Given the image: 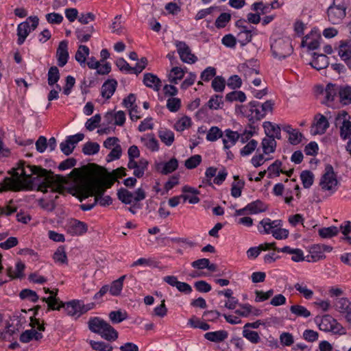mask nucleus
Instances as JSON below:
<instances>
[{
	"label": "nucleus",
	"instance_id": "4468645a",
	"mask_svg": "<svg viewBox=\"0 0 351 351\" xmlns=\"http://www.w3.org/2000/svg\"><path fill=\"white\" fill-rule=\"evenodd\" d=\"M240 135L237 131L232 130H226L224 135L223 134L222 142L224 149H230L237 143Z\"/></svg>",
	"mask_w": 351,
	"mask_h": 351
},
{
	"label": "nucleus",
	"instance_id": "f03ea898",
	"mask_svg": "<svg viewBox=\"0 0 351 351\" xmlns=\"http://www.w3.org/2000/svg\"><path fill=\"white\" fill-rule=\"evenodd\" d=\"M94 169L90 171L88 178L81 179L75 186V191L80 195L86 198L89 195H95V203H99L101 206H108L112 202L110 196H104L105 186L103 178V170L99 166L93 165Z\"/></svg>",
	"mask_w": 351,
	"mask_h": 351
},
{
	"label": "nucleus",
	"instance_id": "473e14b6",
	"mask_svg": "<svg viewBox=\"0 0 351 351\" xmlns=\"http://www.w3.org/2000/svg\"><path fill=\"white\" fill-rule=\"evenodd\" d=\"M290 311L292 314H295L296 317H308L311 315L310 311H308L306 306H304V305H291L290 307Z\"/></svg>",
	"mask_w": 351,
	"mask_h": 351
},
{
	"label": "nucleus",
	"instance_id": "58836bf2",
	"mask_svg": "<svg viewBox=\"0 0 351 351\" xmlns=\"http://www.w3.org/2000/svg\"><path fill=\"white\" fill-rule=\"evenodd\" d=\"M333 322V317L330 316V315H325L321 318L319 327L324 331H332Z\"/></svg>",
	"mask_w": 351,
	"mask_h": 351
},
{
	"label": "nucleus",
	"instance_id": "2f4dec72",
	"mask_svg": "<svg viewBox=\"0 0 351 351\" xmlns=\"http://www.w3.org/2000/svg\"><path fill=\"white\" fill-rule=\"evenodd\" d=\"M90 53L89 47L86 45H80L75 54V58L80 64H85L86 57Z\"/></svg>",
	"mask_w": 351,
	"mask_h": 351
},
{
	"label": "nucleus",
	"instance_id": "603ef678",
	"mask_svg": "<svg viewBox=\"0 0 351 351\" xmlns=\"http://www.w3.org/2000/svg\"><path fill=\"white\" fill-rule=\"evenodd\" d=\"M202 160V157L200 156V154H195L194 156H191V157H189V158L185 160L184 165L189 169H192V168H195V167H197Z\"/></svg>",
	"mask_w": 351,
	"mask_h": 351
},
{
	"label": "nucleus",
	"instance_id": "de8ad7c7",
	"mask_svg": "<svg viewBox=\"0 0 351 351\" xmlns=\"http://www.w3.org/2000/svg\"><path fill=\"white\" fill-rule=\"evenodd\" d=\"M295 289L300 291V293H302L305 298H311L314 294L313 291L308 289L304 282H298V283H295Z\"/></svg>",
	"mask_w": 351,
	"mask_h": 351
},
{
	"label": "nucleus",
	"instance_id": "c9c22d12",
	"mask_svg": "<svg viewBox=\"0 0 351 351\" xmlns=\"http://www.w3.org/2000/svg\"><path fill=\"white\" fill-rule=\"evenodd\" d=\"M300 178L304 188H311L314 181V174L310 170H304L300 174Z\"/></svg>",
	"mask_w": 351,
	"mask_h": 351
},
{
	"label": "nucleus",
	"instance_id": "8fccbe9b",
	"mask_svg": "<svg viewBox=\"0 0 351 351\" xmlns=\"http://www.w3.org/2000/svg\"><path fill=\"white\" fill-rule=\"evenodd\" d=\"M100 149V145L98 143H92V141H89L88 143H86L82 147V151L84 154L87 155H93V154H96Z\"/></svg>",
	"mask_w": 351,
	"mask_h": 351
},
{
	"label": "nucleus",
	"instance_id": "f704fd0d",
	"mask_svg": "<svg viewBox=\"0 0 351 351\" xmlns=\"http://www.w3.org/2000/svg\"><path fill=\"white\" fill-rule=\"evenodd\" d=\"M60 77V71L58 67L56 66H52L49 68L48 74H47V82L49 84H55L58 81H59Z\"/></svg>",
	"mask_w": 351,
	"mask_h": 351
},
{
	"label": "nucleus",
	"instance_id": "6e6552de",
	"mask_svg": "<svg viewBox=\"0 0 351 351\" xmlns=\"http://www.w3.org/2000/svg\"><path fill=\"white\" fill-rule=\"evenodd\" d=\"M329 21L332 23H339L346 14V5L343 0H333L332 5L327 10Z\"/></svg>",
	"mask_w": 351,
	"mask_h": 351
},
{
	"label": "nucleus",
	"instance_id": "49530a36",
	"mask_svg": "<svg viewBox=\"0 0 351 351\" xmlns=\"http://www.w3.org/2000/svg\"><path fill=\"white\" fill-rule=\"evenodd\" d=\"M223 136L222 130H220L217 125H213L210 127L206 134V138L208 141H217L218 138Z\"/></svg>",
	"mask_w": 351,
	"mask_h": 351
},
{
	"label": "nucleus",
	"instance_id": "e433bc0d",
	"mask_svg": "<svg viewBox=\"0 0 351 351\" xmlns=\"http://www.w3.org/2000/svg\"><path fill=\"white\" fill-rule=\"evenodd\" d=\"M351 303L348 298H339L335 302V306L340 313H346L347 314L348 307Z\"/></svg>",
	"mask_w": 351,
	"mask_h": 351
},
{
	"label": "nucleus",
	"instance_id": "f8f14e48",
	"mask_svg": "<svg viewBox=\"0 0 351 351\" xmlns=\"http://www.w3.org/2000/svg\"><path fill=\"white\" fill-rule=\"evenodd\" d=\"M330 123L325 115L317 114L315 117V122L312 125L313 134H324L326 132Z\"/></svg>",
	"mask_w": 351,
	"mask_h": 351
},
{
	"label": "nucleus",
	"instance_id": "09e8293b",
	"mask_svg": "<svg viewBox=\"0 0 351 351\" xmlns=\"http://www.w3.org/2000/svg\"><path fill=\"white\" fill-rule=\"evenodd\" d=\"M339 88L335 85V84L329 83L327 84L325 88L326 98L327 100H333L335 95L339 94Z\"/></svg>",
	"mask_w": 351,
	"mask_h": 351
},
{
	"label": "nucleus",
	"instance_id": "7ed1b4c3",
	"mask_svg": "<svg viewBox=\"0 0 351 351\" xmlns=\"http://www.w3.org/2000/svg\"><path fill=\"white\" fill-rule=\"evenodd\" d=\"M45 291H49L50 295L48 298H43V301H45L47 304L48 310H60V307L63 306L68 314L72 317H80L84 313H86L90 308L94 307V303H88L84 304L82 300H71L67 303H62L60 302L57 298L58 290L50 291L49 289H45Z\"/></svg>",
	"mask_w": 351,
	"mask_h": 351
},
{
	"label": "nucleus",
	"instance_id": "6ab92c4d",
	"mask_svg": "<svg viewBox=\"0 0 351 351\" xmlns=\"http://www.w3.org/2000/svg\"><path fill=\"white\" fill-rule=\"evenodd\" d=\"M117 85V82L112 79L111 80H106L101 88V95L106 99L110 98L113 95Z\"/></svg>",
	"mask_w": 351,
	"mask_h": 351
},
{
	"label": "nucleus",
	"instance_id": "774afa93",
	"mask_svg": "<svg viewBox=\"0 0 351 351\" xmlns=\"http://www.w3.org/2000/svg\"><path fill=\"white\" fill-rule=\"evenodd\" d=\"M102 171L103 174L101 175V177L103 178L105 189L106 190L107 188H111L112 185H113V183L114 182V177L113 176V171L111 174H109V173H105V170H104V169H102Z\"/></svg>",
	"mask_w": 351,
	"mask_h": 351
},
{
	"label": "nucleus",
	"instance_id": "2eb2a0df",
	"mask_svg": "<svg viewBox=\"0 0 351 351\" xmlns=\"http://www.w3.org/2000/svg\"><path fill=\"white\" fill-rule=\"evenodd\" d=\"M143 83L156 91H158V90L160 88V86H162V82L160 77H158V76L154 75V73H151V72L144 73Z\"/></svg>",
	"mask_w": 351,
	"mask_h": 351
},
{
	"label": "nucleus",
	"instance_id": "72a5a7b5",
	"mask_svg": "<svg viewBox=\"0 0 351 351\" xmlns=\"http://www.w3.org/2000/svg\"><path fill=\"white\" fill-rule=\"evenodd\" d=\"M184 75V71L182 67H173L169 74V80L172 84H178L179 80H182Z\"/></svg>",
	"mask_w": 351,
	"mask_h": 351
},
{
	"label": "nucleus",
	"instance_id": "79ce46f5",
	"mask_svg": "<svg viewBox=\"0 0 351 351\" xmlns=\"http://www.w3.org/2000/svg\"><path fill=\"white\" fill-rule=\"evenodd\" d=\"M109 317L112 323H120L124 319H127L128 314L125 311H112L109 313Z\"/></svg>",
	"mask_w": 351,
	"mask_h": 351
},
{
	"label": "nucleus",
	"instance_id": "680f3d73",
	"mask_svg": "<svg viewBox=\"0 0 351 351\" xmlns=\"http://www.w3.org/2000/svg\"><path fill=\"white\" fill-rule=\"evenodd\" d=\"M101 120V117L100 114H95L91 118H89L86 123V127L88 130H93L95 129L97 126L99 125L100 121Z\"/></svg>",
	"mask_w": 351,
	"mask_h": 351
},
{
	"label": "nucleus",
	"instance_id": "423d86ee",
	"mask_svg": "<svg viewBox=\"0 0 351 351\" xmlns=\"http://www.w3.org/2000/svg\"><path fill=\"white\" fill-rule=\"evenodd\" d=\"M39 18L38 16H29L25 21H22L17 26V43L19 45L24 43L27 35L32 30H35L38 27Z\"/></svg>",
	"mask_w": 351,
	"mask_h": 351
},
{
	"label": "nucleus",
	"instance_id": "20e7f679",
	"mask_svg": "<svg viewBox=\"0 0 351 351\" xmlns=\"http://www.w3.org/2000/svg\"><path fill=\"white\" fill-rule=\"evenodd\" d=\"M339 184L337 176L332 165H326L324 173L320 178L319 186L322 190H328L330 193L337 191Z\"/></svg>",
	"mask_w": 351,
	"mask_h": 351
},
{
	"label": "nucleus",
	"instance_id": "5701e85b",
	"mask_svg": "<svg viewBox=\"0 0 351 351\" xmlns=\"http://www.w3.org/2000/svg\"><path fill=\"white\" fill-rule=\"evenodd\" d=\"M278 252L291 254V259L295 262H300V261H304V254L302 250H300V248H291V247L286 245L285 247L278 250Z\"/></svg>",
	"mask_w": 351,
	"mask_h": 351
},
{
	"label": "nucleus",
	"instance_id": "bb28decb",
	"mask_svg": "<svg viewBox=\"0 0 351 351\" xmlns=\"http://www.w3.org/2000/svg\"><path fill=\"white\" fill-rule=\"evenodd\" d=\"M228 336L226 330L208 331L204 334V337L210 341H223Z\"/></svg>",
	"mask_w": 351,
	"mask_h": 351
},
{
	"label": "nucleus",
	"instance_id": "13d9d810",
	"mask_svg": "<svg viewBox=\"0 0 351 351\" xmlns=\"http://www.w3.org/2000/svg\"><path fill=\"white\" fill-rule=\"evenodd\" d=\"M226 99L227 100H230V101H232V100H239L240 101H244V100L246 99V97L244 92H242V90H233L232 92H230L226 95Z\"/></svg>",
	"mask_w": 351,
	"mask_h": 351
},
{
	"label": "nucleus",
	"instance_id": "c03bdc74",
	"mask_svg": "<svg viewBox=\"0 0 351 351\" xmlns=\"http://www.w3.org/2000/svg\"><path fill=\"white\" fill-rule=\"evenodd\" d=\"M25 265L21 261H19L16 265V267L14 270L12 269V267H8V275L11 278H21L23 274V271H24Z\"/></svg>",
	"mask_w": 351,
	"mask_h": 351
},
{
	"label": "nucleus",
	"instance_id": "ea45409f",
	"mask_svg": "<svg viewBox=\"0 0 351 351\" xmlns=\"http://www.w3.org/2000/svg\"><path fill=\"white\" fill-rule=\"evenodd\" d=\"M243 335L251 343H256L260 341L261 337L258 332L254 330H250L249 328H245V325L243 327Z\"/></svg>",
	"mask_w": 351,
	"mask_h": 351
},
{
	"label": "nucleus",
	"instance_id": "aec40b11",
	"mask_svg": "<svg viewBox=\"0 0 351 351\" xmlns=\"http://www.w3.org/2000/svg\"><path fill=\"white\" fill-rule=\"evenodd\" d=\"M266 136L263 138L262 147L264 154H270L274 152L277 147L276 140H274L271 134H265Z\"/></svg>",
	"mask_w": 351,
	"mask_h": 351
},
{
	"label": "nucleus",
	"instance_id": "dca6fc26",
	"mask_svg": "<svg viewBox=\"0 0 351 351\" xmlns=\"http://www.w3.org/2000/svg\"><path fill=\"white\" fill-rule=\"evenodd\" d=\"M178 166V161L177 158H171L169 161L165 162V163H158L156 165V169L163 175L171 173L177 169Z\"/></svg>",
	"mask_w": 351,
	"mask_h": 351
},
{
	"label": "nucleus",
	"instance_id": "7c9ffc66",
	"mask_svg": "<svg viewBox=\"0 0 351 351\" xmlns=\"http://www.w3.org/2000/svg\"><path fill=\"white\" fill-rule=\"evenodd\" d=\"M339 232V228L337 226H329V228H319L318 233L319 235L322 237V239H331V237H334V236H337Z\"/></svg>",
	"mask_w": 351,
	"mask_h": 351
},
{
	"label": "nucleus",
	"instance_id": "4d7b16f0",
	"mask_svg": "<svg viewBox=\"0 0 351 351\" xmlns=\"http://www.w3.org/2000/svg\"><path fill=\"white\" fill-rule=\"evenodd\" d=\"M340 135L343 139H346L348 136H351V122L350 121H343L342 125L340 127Z\"/></svg>",
	"mask_w": 351,
	"mask_h": 351
},
{
	"label": "nucleus",
	"instance_id": "a19ab883",
	"mask_svg": "<svg viewBox=\"0 0 351 351\" xmlns=\"http://www.w3.org/2000/svg\"><path fill=\"white\" fill-rule=\"evenodd\" d=\"M72 233L75 234H83L88 230V225L81 221H75L71 226Z\"/></svg>",
	"mask_w": 351,
	"mask_h": 351
},
{
	"label": "nucleus",
	"instance_id": "a211bd4d",
	"mask_svg": "<svg viewBox=\"0 0 351 351\" xmlns=\"http://www.w3.org/2000/svg\"><path fill=\"white\" fill-rule=\"evenodd\" d=\"M102 337L108 341H114V340H117V337H119L118 331H117L109 322L105 321V319H104L103 323Z\"/></svg>",
	"mask_w": 351,
	"mask_h": 351
},
{
	"label": "nucleus",
	"instance_id": "6e6d98bb",
	"mask_svg": "<svg viewBox=\"0 0 351 351\" xmlns=\"http://www.w3.org/2000/svg\"><path fill=\"white\" fill-rule=\"evenodd\" d=\"M19 295L21 298H27L28 300H30V301H33V302H36V301H38L39 298L36 291L29 290V289H25V290L21 291Z\"/></svg>",
	"mask_w": 351,
	"mask_h": 351
},
{
	"label": "nucleus",
	"instance_id": "f3484780",
	"mask_svg": "<svg viewBox=\"0 0 351 351\" xmlns=\"http://www.w3.org/2000/svg\"><path fill=\"white\" fill-rule=\"evenodd\" d=\"M338 54L348 66V61L351 56V41H341L338 48Z\"/></svg>",
	"mask_w": 351,
	"mask_h": 351
},
{
	"label": "nucleus",
	"instance_id": "1a4fd4ad",
	"mask_svg": "<svg viewBox=\"0 0 351 351\" xmlns=\"http://www.w3.org/2000/svg\"><path fill=\"white\" fill-rule=\"evenodd\" d=\"M177 51L182 61L193 64L197 61V58L193 54L191 47L184 41H176Z\"/></svg>",
	"mask_w": 351,
	"mask_h": 351
},
{
	"label": "nucleus",
	"instance_id": "393cba45",
	"mask_svg": "<svg viewBox=\"0 0 351 351\" xmlns=\"http://www.w3.org/2000/svg\"><path fill=\"white\" fill-rule=\"evenodd\" d=\"M42 332H38V331L35 330V329H29V330L23 331L20 335V341L22 343H29L31 341L32 339H35V340H40L43 337Z\"/></svg>",
	"mask_w": 351,
	"mask_h": 351
},
{
	"label": "nucleus",
	"instance_id": "9d476101",
	"mask_svg": "<svg viewBox=\"0 0 351 351\" xmlns=\"http://www.w3.org/2000/svg\"><path fill=\"white\" fill-rule=\"evenodd\" d=\"M267 208V205L260 200L250 202L242 209H237L235 215H245V214H258V213H263Z\"/></svg>",
	"mask_w": 351,
	"mask_h": 351
},
{
	"label": "nucleus",
	"instance_id": "864d4df0",
	"mask_svg": "<svg viewBox=\"0 0 351 351\" xmlns=\"http://www.w3.org/2000/svg\"><path fill=\"white\" fill-rule=\"evenodd\" d=\"M182 105L180 98L178 97H170L167 101V107L171 112H176V110H180Z\"/></svg>",
	"mask_w": 351,
	"mask_h": 351
},
{
	"label": "nucleus",
	"instance_id": "ddd939ff",
	"mask_svg": "<svg viewBox=\"0 0 351 351\" xmlns=\"http://www.w3.org/2000/svg\"><path fill=\"white\" fill-rule=\"evenodd\" d=\"M56 57L58 60V64L60 66H64L66 64L69 54L68 51V41L63 40L60 41L59 45L56 49Z\"/></svg>",
	"mask_w": 351,
	"mask_h": 351
},
{
	"label": "nucleus",
	"instance_id": "cd10ccee",
	"mask_svg": "<svg viewBox=\"0 0 351 351\" xmlns=\"http://www.w3.org/2000/svg\"><path fill=\"white\" fill-rule=\"evenodd\" d=\"M339 100L343 104H350L351 103V86L346 85L339 88Z\"/></svg>",
	"mask_w": 351,
	"mask_h": 351
},
{
	"label": "nucleus",
	"instance_id": "c756f323",
	"mask_svg": "<svg viewBox=\"0 0 351 351\" xmlns=\"http://www.w3.org/2000/svg\"><path fill=\"white\" fill-rule=\"evenodd\" d=\"M263 127L265 133H270L274 139L281 138V128L278 124H273L271 122H265Z\"/></svg>",
	"mask_w": 351,
	"mask_h": 351
},
{
	"label": "nucleus",
	"instance_id": "bf43d9fd",
	"mask_svg": "<svg viewBox=\"0 0 351 351\" xmlns=\"http://www.w3.org/2000/svg\"><path fill=\"white\" fill-rule=\"evenodd\" d=\"M137 165L138 168L136 170H134V175L136 177H142L146 171V168H147L148 161L145 160V158H141V160L137 162Z\"/></svg>",
	"mask_w": 351,
	"mask_h": 351
},
{
	"label": "nucleus",
	"instance_id": "c85d7f7f",
	"mask_svg": "<svg viewBox=\"0 0 351 351\" xmlns=\"http://www.w3.org/2000/svg\"><path fill=\"white\" fill-rule=\"evenodd\" d=\"M158 136L161 141L164 142L165 145H167V146H170V145L173 143L175 135L171 130H167V128H160L158 132Z\"/></svg>",
	"mask_w": 351,
	"mask_h": 351
},
{
	"label": "nucleus",
	"instance_id": "4c0bfd02",
	"mask_svg": "<svg viewBox=\"0 0 351 351\" xmlns=\"http://www.w3.org/2000/svg\"><path fill=\"white\" fill-rule=\"evenodd\" d=\"M144 145L152 151L158 150V141L154 135H147L145 137H142Z\"/></svg>",
	"mask_w": 351,
	"mask_h": 351
},
{
	"label": "nucleus",
	"instance_id": "a878e982",
	"mask_svg": "<svg viewBox=\"0 0 351 351\" xmlns=\"http://www.w3.org/2000/svg\"><path fill=\"white\" fill-rule=\"evenodd\" d=\"M126 276H121L118 279H115L111 282V285L109 286V292L112 295H119L123 288V282Z\"/></svg>",
	"mask_w": 351,
	"mask_h": 351
},
{
	"label": "nucleus",
	"instance_id": "b1692460",
	"mask_svg": "<svg viewBox=\"0 0 351 351\" xmlns=\"http://www.w3.org/2000/svg\"><path fill=\"white\" fill-rule=\"evenodd\" d=\"M238 69L239 72L243 73L246 78H252L254 74H258V73H259V70H258V69L252 67V60L241 63V64L239 65Z\"/></svg>",
	"mask_w": 351,
	"mask_h": 351
},
{
	"label": "nucleus",
	"instance_id": "a18cd8bd",
	"mask_svg": "<svg viewBox=\"0 0 351 351\" xmlns=\"http://www.w3.org/2000/svg\"><path fill=\"white\" fill-rule=\"evenodd\" d=\"M53 259L60 263H67L68 258L66 254L65 248L63 245L58 247L56 251L53 253Z\"/></svg>",
	"mask_w": 351,
	"mask_h": 351
},
{
	"label": "nucleus",
	"instance_id": "3c124183",
	"mask_svg": "<svg viewBox=\"0 0 351 351\" xmlns=\"http://www.w3.org/2000/svg\"><path fill=\"white\" fill-rule=\"evenodd\" d=\"M211 86L215 91H223L226 87V81L223 76H214Z\"/></svg>",
	"mask_w": 351,
	"mask_h": 351
},
{
	"label": "nucleus",
	"instance_id": "37998d69",
	"mask_svg": "<svg viewBox=\"0 0 351 351\" xmlns=\"http://www.w3.org/2000/svg\"><path fill=\"white\" fill-rule=\"evenodd\" d=\"M239 42L241 45H246L248 42H250L252 38V34L250 29H247L245 25L243 26V29L238 33Z\"/></svg>",
	"mask_w": 351,
	"mask_h": 351
},
{
	"label": "nucleus",
	"instance_id": "338daca9",
	"mask_svg": "<svg viewBox=\"0 0 351 351\" xmlns=\"http://www.w3.org/2000/svg\"><path fill=\"white\" fill-rule=\"evenodd\" d=\"M45 19L50 23H60L64 19L62 15L58 12H49L46 14Z\"/></svg>",
	"mask_w": 351,
	"mask_h": 351
},
{
	"label": "nucleus",
	"instance_id": "0eeeda50",
	"mask_svg": "<svg viewBox=\"0 0 351 351\" xmlns=\"http://www.w3.org/2000/svg\"><path fill=\"white\" fill-rule=\"evenodd\" d=\"M117 197L123 203H132L134 201L139 202L146 198V193L143 188H137L134 193L127 188H120L117 191Z\"/></svg>",
	"mask_w": 351,
	"mask_h": 351
},
{
	"label": "nucleus",
	"instance_id": "e2e57ef3",
	"mask_svg": "<svg viewBox=\"0 0 351 351\" xmlns=\"http://www.w3.org/2000/svg\"><path fill=\"white\" fill-rule=\"evenodd\" d=\"M221 104H223L222 96H219V95H215V96L210 98L207 103L209 108H212V110H217Z\"/></svg>",
	"mask_w": 351,
	"mask_h": 351
},
{
	"label": "nucleus",
	"instance_id": "39448f33",
	"mask_svg": "<svg viewBox=\"0 0 351 351\" xmlns=\"http://www.w3.org/2000/svg\"><path fill=\"white\" fill-rule=\"evenodd\" d=\"M272 55L274 58H285L289 56L293 51L291 40L289 37L277 38L271 45Z\"/></svg>",
	"mask_w": 351,
	"mask_h": 351
},
{
	"label": "nucleus",
	"instance_id": "69168bd1",
	"mask_svg": "<svg viewBox=\"0 0 351 351\" xmlns=\"http://www.w3.org/2000/svg\"><path fill=\"white\" fill-rule=\"evenodd\" d=\"M303 135L298 130L291 128V136H289V141L292 145H298L302 141Z\"/></svg>",
	"mask_w": 351,
	"mask_h": 351
},
{
	"label": "nucleus",
	"instance_id": "052dcab7",
	"mask_svg": "<svg viewBox=\"0 0 351 351\" xmlns=\"http://www.w3.org/2000/svg\"><path fill=\"white\" fill-rule=\"evenodd\" d=\"M191 125V120L189 117H182L174 125L177 130H184L186 128H189Z\"/></svg>",
	"mask_w": 351,
	"mask_h": 351
},
{
	"label": "nucleus",
	"instance_id": "5fc2aeb1",
	"mask_svg": "<svg viewBox=\"0 0 351 351\" xmlns=\"http://www.w3.org/2000/svg\"><path fill=\"white\" fill-rule=\"evenodd\" d=\"M257 146V140H254V138H252V140H250L248 143H247V144L243 147V148H242L240 153L243 156H245V155H250V154H252L253 151L256 150Z\"/></svg>",
	"mask_w": 351,
	"mask_h": 351
},
{
	"label": "nucleus",
	"instance_id": "4be33fe9",
	"mask_svg": "<svg viewBox=\"0 0 351 351\" xmlns=\"http://www.w3.org/2000/svg\"><path fill=\"white\" fill-rule=\"evenodd\" d=\"M311 64L315 69H323L328 65V58L326 54H317L313 53V59L311 62Z\"/></svg>",
	"mask_w": 351,
	"mask_h": 351
},
{
	"label": "nucleus",
	"instance_id": "f257e3e1",
	"mask_svg": "<svg viewBox=\"0 0 351 351\" xmlns=\"http://www.w3.org/2000/svg\"><path fill=\"white\" fill-rule=\"evenodd\" d=\"M25 167V162H20L18 167L12 169L10 173L11 178H5L3 182L0 183V191H5L8 189L11 190H25V189H34L41 191H51L61 190L62 184L65 182V178L60 176H54L52 171H48L40 166L28 165Z\"/></svg>",
	"mask_w": 351,
	"mask_h": 351
},
{
	"label": "nucleus",
	"instance_id": "412c9836",
	"mask_svg": "<svg viewBox=\"0 0 351 351\" xmlns=\"http://www.w3.org/2000/svg\"><path fill=\"white\" fill-rule=\"evenodd\" d=\"M88 328L90 331L99 333L103 337L104 319L99 317H93L88 322Z\"/></svg>",
	"mask_w": 351,
	"mask_h": 351
},
{
	"label": "nucleus",
	"instance_id": "0e129e2a",
	"mask_svg": "<svg viewBox=\"0 0 351 351\" xmlns=\"http://www.w3.org/2000/svg\"><path fill=\"white\" fill-rule=\"evenodd\" d=\"M230 14H227V12H222V14H221L216 20L215 25L217 27H224L227 22L230 21Z\"/></svg>",
	"mask_w": 351,
	"mask_h": 351
},
{
	"label": "nucleus",
	"instance_id": "9b49d317",
	"mask_svg": "<svg viewBox=\"0 0 351 351\" xmlns=\"http://www.w3.org/2000/svg\"><path fill=\"white\" fill-rule=\"evenodd\" d=\"M84 134H76V135L68 136L64 141L60 144L61 150L66 155L71 154L75 147V144L83 139Z\"/></svg>",
	"mask_w": 351,
	"mask_h": 351
}]
</instances>
